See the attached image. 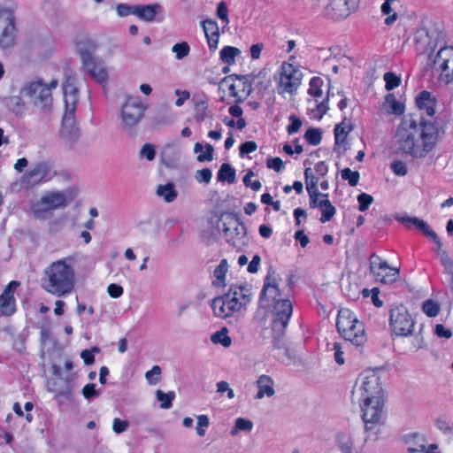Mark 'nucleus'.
<instances>
[{
    "mask_svg": "<svg viewBox=\"0 0 453 453\" xmlns=\"http://www.w3.org/2000/svg\"><path fill=\"white\" fill-rule=\"evenodd\" d=\"M440 134L441 129L435 122L418 121L408 114L397 127L395 138L403 152L415 158H423L434 148Z\"/></svg>",
    "mask_w": 453,
    "mask_h": 453,
    "instance_id": "obj_1",
    "label": "nucleus"
},
{
    "mask_svg": "<svg viewBox=\"0 0 453 453\" xmlns=\"http://www.w3.org/2000/svg\"><path fill=\"white\" fill-rule=\"evenodd\" d=\"M75 283V269L71 257L53 261L43 269L41 287L52 296L62 297L71 294Z\"/></svg>",
    "mask_w": 453,
    "mask_h": 453,
    "instance_id": "obj_2",
    "label": "nucleus"
},
{
    "mask_svg": "<svg viewBox=\"0 0 453 453\" xmlns=\"http://www.w3.org/2000/svg\"><path fill=\"white\" fill-rule=\"evenodd\" d=\"M252 295L249 285L230 286L226 293L212 299L211 307L214 316L224 319L240 316L246 311Z\"/></svg>",
    "mask_w": 453,
    "mask_h": 453,
    "instance_id": "obj_3",
    "label": "nucleus"
},
{
    "mask_svg": "<svg viewBox=\"0 0 453 453\" xmlns=\"http://www.w3.org/2000/svg\"><path fill=\"white\" fill-rule=\"evenodd\" d=\"M359 405L364 421L365 437L364 443L376 441L381 434L383 426L385 397L355 401Z\"/></svg>",
    "mask_w": 453,
    "mask_h": 453,
    "instance_id": "obj_4",
    "label": "nucleus"
},
{
    "mask_svg": "<svg viewBox=\"0 0 453 453\" xmlns=\"http://www.w3.org/2000/svg\"><path fill=\"white\" fill-rule=\"evenodd\" d=\"M58 86L57 79L45 82L39 79L27 82L20 89V94L28 98L29 103L42 113H49L52 109V91Z\"/></svg>",
    "mask_w": 453,
    "mask_h": 453,
    "instance_id": "obj_5",
    "label": "nucleus"
},
{
    "mask_svg": "<svg viewBox=\"0 0 453 453\" xmlns=\"http://www.w3.org/2000/svg\"><path fill=\"white\" fill-rule=\"evenodd\" d=\"M336 327L340 334L355 346H362L367 341L363 322L349 309L339 311Z\"/></svg>",
    "mask_w": 453,
    "mask_h": 453,
    "instance_id": "obj_6",
    "label": "nucleus"
},
{
    "mask_svg": "<svg viewBox=\"0 0 453 453\" xmlns=\"http://www.w3.org/2000/svg\"><path fill=\"white\" fill-rule=\"evenodd\" d=\"M384 397L380 377L373 370L364 371L357 380L352 390V400H368Z\"/></svg>",
    "mask_w": 453,
    "mask_h": 453,
    "instance_id": "obj_7",
    "label": "nucleus"
},
{
    "mask_svg": "<svg viewBox=\"0 0 453 453\" xmlns=\"http://www.w3.org/2000/svg\"><path fill=\"white\" fill-rule=\"evenodd\" d=\"M303 73L297 65L284 62L280 67L277 77L279 94H293L301 85Z\"/></svg>",
    "mask_w": 453,
    "mask_h": 453,
    "instance_id": "obj_8",
    "label": "nucleus"
},
{
    "mask_svg": "<svg viewBox=\"0 0 453 453\" xmlns=\"http://www.w3.org/2000/svg\"><path fill=\"white\" fill-rule=\"evenodd\" d=\"M389 326L395 335L406 337L413 333L415 321L405 306L396 305L390 310Z\"/></svg>",
    "mask_w": 453,
    "mask_h": 453,
    "instance_id": "obj_9",
    "label": "nucleus"
},
{
    "mask_svg": "<svg viewBox=\"0 0 453 453\" xmlns=\"http://www.w3.org/2000/svg\"><path fill=\"white\" fill-rule=\"evenodd\" d=\"M145 105L136 96H127L119 109V118L126 128L137 125L143 117Z\"/></svg>",
    "mask_w": 453,
    "mask_h": 453,
    "instance_id": "obj_10",
    "label": "nucleus"
},
{
    "mask_svg": "<svg viewBox=\"0 0 453 453\" xmlns=\"http://www.w3.org/2000/svg\"><path fill=\"white\" fill-rule=\"evenodd\" d=\"M223 232L226 242L236 249L242 250L249 243L245 226L234 217L228 216L224 219Z\"/></svg>",
    "mask_w": 453,
    "mask_h": 453,
    "instance_id": "obj_11",
    "label": "nucleus"
},
{
    "mask_svg": "<svg viewBox=\"0 0 453 453\" xmlns=\"http://www.w3.org/2000/svg\"><path fill=\"white\" fill-rule=\"evenodd\" d=\"M72 198L67 196V192H50L42 196V198L33 205V212L38 219L43 218V213L58 208L66 206Z\"/></svg>",
    "mask_w": 453,
    "mask_h": 453,
    "instance_id": "obj_12",
    "label": "nucleus"
},
{
    "mask_svg": "<svg viewBox=\"0 0 453 453\" xmlns=\"http://www.w3.org/2000/svg\"><path fill=\"white\" fill-rule=\"evenodd\" d=\"M265 73L262 71L257 73H252L237 79L229 86L230 93L238 101L245 99L252 91V86H258L264 83Z\"/></svg>",
    "mask_w": 453,
    "mask_h": 453,
    "instance_id": "obj_13",
    "label": "nucleus"
},
{
    "mask_svg": "<svg viewBox=\"0 0 453 453\" xmlns=\"http://www.w3.org/2000/svg\"><path fill=\"white\" fill-rule=\"evenodd\" d=\"M370 272L377 281L383 284L395 282L400 274L398 268L389 266L386 260L375 254L370 257Z\"/></svg>",
    "mask_w": 453,
    "mask_h": 453,
    "instance_id": "obj_14",
    "label": "nucleus"
},
{
    "mask_svg": "<svg viewBox=\"0 0 453 453\" xmlns=\"http://www.w3.org/2000/svg\"><path fill=\"white\" fill-rule=\"evenodd\" d=\"M17 42V28L14 14L9 10L0 12V48L9 49Z\"/></svg>",
    "mask_w": 453,
    "mask_h": 453,
    "instance_id": "obj_15",
    "label": "nucleus"
},
{
    "mask_svg": "<svg viewBox=\"0 0 453 453\" xmlns=\"http://www.w3.org/2000/svg\"><path fill=\"white\" fill-rule=\"evenodd\" d=\"M434 65L439 73L440 81L449 84L453 81V47L444 46L439 50Z\"/></svg>",
    "mask_w": 453,
    "mask_h": 453,
    "instance_id": "obj_16",
    "label": "nucleus"
},
{
    "mask_svg": "<svg viewBox=\"0 0 453 453\" xmlns=\"http://www.w3.org/2000/svg\"><path fill=\"white\" fill-rule=\"evenodd\" d=\"M293 312V304L288 299H279L273 310V331L275 337L283 335Z\"/></svg>",
    "mask_w": 453,
    "mask_h": 453,
    "instance_id": "obj_17",
    "label": "nucleus"
},
{
    "mask_svg": "<svg viewBox=\"0 0 453 453\" xmlns=\"http://www.w3.org/2000/svg\"><path fill=\"white\" fill-rule=\"evenodd\" d=\"M424 235L431 239L437 246L436 253L444 267L445 273L449 277L453 283V260L448 252L442 248V242L437 234L424 221L418 228Z\"/></svg>",
    "mask_w": 453,
    "mask_h": 453,
    "instance_id": "obj_18",
    "label": "nucleus"
},
{
    "mask_svg": "<svg viewBox=\"0 0 453 453\" xmlns=\"http://www.w3.org/2000/svg\"><path fill=\"white\" fill-rule=\"evenodd\" d=\"M424 235L431 239L437 246L436 253L444 267L445 273L449 277L453 283V260L448 252L442 248V242L437 234L424 221L418 228Z\"/></svg>",
    "mask_w": 453,
    "mask_h": 453,
    "instance_id": "obj_19",
    "label": "nucleus"
},
{
    "mask_svg": "<svg viewBox=\"0 0 453 453\" xmlns=\"http://www.w3.org/2000/svg\"><path fill=\"white\" fill-rule=\"evenodd\" d=\"M63 97L65 104L64 115H74L79 103L78 88L74 78L68 76L62 84Z\"/></svg>",
    "mask_w": 453,
    "mask_h": 453,
    "instance_id": "obj_20",
    "label": "nucleus"
},
{
    "mask_svg": "<svg viewBox=\"0 0 453 453\" xmlns=\"http://www.w3.org/2000/svg\"><path fill=\"white\" fill-rule=\"evenodd\" d=\"M51 177L50 165L47 162H40L33 165L23 176V181L29 186H35L50 180Z\"/></svg>",
    "mask_w": 453,
    "mask_h": 453,
    "instance_id": "obj_21",
    "label": "nucleus"
},
{
    "mask_svg": "<svg viewBox=\"0 0 453 453\" xmlns=\"http://www.w3.org/2000/svg\"><path fill=\"white\" fill-rule=\"evenodd\" d=\"M324 81L319 77H313L310 81V88L308 93L313 97L315 106L320 115L325 114L328 110L327 96H324L323 87Z\"/></svg>",
    "mask_w": 453,
    "mask_h": 453,
    "instance_id": "obj_22",
    "label": "nucleus"
},
{
    "mask_svg": "<svg viewBox=\"0 0 453 453\" xmlns=\"http://www.w3.org/2000/svg\"><path fill=\"white\" fill-rule=\"evenodd\" d=\"M19 285L18 281H11L0 296V310L4 316H11L16 311L14 291Z\"/></svg>",
    "mask_w": 453,
    "mask_h": 453,
    "instance_id": "obj_23",
    "label": "nucleus"
},
{
    "mask_svg": "<svg viewBox=\"0 0 453 453\" xmlns=\"http://www.w3.org/2000/svg\"><path fill=\"white\" fill-rule=\"evenodd\" d=\"M98 42L92 36H82L76 42L77 52L79 53L81 62L94 59L93 54L98 48Z\"/></svg>",
    "mask_w": 453,
    "mask_h": 453,
    "instance_id": "obj_24",
    "label": "nucleus"
},
{
    "mask_svg": "<svg viewBox=\"0 0 453 453\" xmlns=\"http://www.w3.org/2000/svg\"><path fill=\"white\" fill-rule=\"evenodd\" d=\"M350 12L349 0H330L326 7V15L333 19L347 18Z\"/></svg>",
    "mask_w": 453,
    "mask_h": 453,
    "instance_id": "obj_25",
    "label": "nucleus"
},
{
    "mask_svg": "<svg viewBox=\"0 0 453 453\" xmlns=\"http://www.w3.org/2000/svg\"><path fill=\"white\" fill-rule=\"evenodd\" d=\"M416 104L421 115L433 117L436 112L437 100L430 92L424 90L416 97Z\"/></svg>",
    "mask_w": 453,
    "mask_h": 453,
    "instance_id": "obj_26",
    "label": "nucleus"
},
{
    "mask_svg": "<svg viewBox=\"0 0 453 453\" xmlns=\"http://www.w3.org/2000/svg\"><path fill=\"white\" fill-rule=\"evenodd\" d=\"M163 12V7L160 4H137L135 5L134 16L145 22H152L156 19L157 14Z\"/></svg>",
    "mask_w": 453,
    "mask_h": 453,
    "instance_id": "obj_27",
    "label": "nucleus"
},
{
    "mask_svg": "<svg viewBox=\"0 0 453 453\" xmlns=\"http://www.w3.org/2000/svg\"><path fill=\"white\" fill-rule=\"evenodd\" d=\"M335 443L342 453H360L356 449V434L353 432L338 433Z\"/></svg>",
    "mask_w": 453,
    "mask_h": 453,
    "instance_id": "obj_28",
    "label": "nucleus"
},
{
    "mask_svg": "<svg viewBox=\"0 0 453 453\" xmlns=\"http://www.w3.org/2000/svg\"><path fill=\"white\" fill-rule=\"evenodd\" d=\"M61 136L67 142L76 141L80 135V130L75 124L74 115H64L60 130Z\"/></svg>",
    "mask_w": 453,
    "mask_h": 453,
    "instance_id": "obj_29",
    "label": "nucleus"
},
{
    "mask_svg": "<svg viewBox=\"0 0 453 453\" xmlns=\"http://www.w3.org/2000/svg\"><path fill=\"white\" fill-rule=\"evenodd\" d=\"M256 385L257 388L256 399L270 398L275 395L274 380L271 376L266 374L260 375L256 381Z\"/></svg>",
    "mask_w": 453,
    "mask_h": 453,
    "instance_id": "obj_30",
    "label": "nucleus"
},
{
    "mask_svg": "<svg viewBox=\"0 0 453 453\" xmlns=\"http://www.w3.org/2000/svg\"><path fill=\"white\" fill-rule=\"evenodd\" d=\"M82 65L90 74V76H92L98 82L104 83L107 81L108 73L106 67L102 63L98 62L96 58L88 60L85 63H82Z\"/></svg>",
    "mask_w": 453,
    "mask_h": 453,
    "instance_id": "obj_31",
    "label": "nucleus"
},
{
    "mask_svg": "<svg viewBox=\"0 0 453 453\" xmlns=\"http://www.w3.org/2000/svg\"><path fill=\"white\" fill-rule=\"evenodd\" d=\"M160 161L163 165L173 167L176 165L180 157V150L173 144H166L160 152Z\"/></svg>",
    "mask_w": 453,
    "mask_h": 453,
    "instance_id": "obj_32",
    "label": "nucleus"
},
{
    "mask_svg": "<svg viewBox=\"0 0 453 453\" xmlns=\"http://www.w3.org/2000/svg\"><path fill=\"white\" fill-rule=\"evenodd\" d=\"M381 110L388 114L402 115L405 111V106L398 101L393 93H389L385 96L381 104Z\"/></svg>",
    "mask_w": 453,
    "mask_h": 453,
    "instance_id": "obj_33",
    "label": "nucleus"
},
{
    "mask_svg": "<svg viewBox=\"0 0 453 453\" xmlns=\"http://www.w3.org/2000/svg\"><path fill=\"white\" fill-rule=\"evenodd\" d=\"M280 297V293L278 285L273 282H265L261 293L262 302H273L276 303Z\"/></svg>",
    "mask_w": 453,
    "mask_h": 453,
    "instance_id": "obj_34",
    "label": "nucleus"
},
{
    "mask_svg": "<svg viewBox=\"0 0 453 453\" xmlns=\"http://www.w3.org/2000/svg\"><path fill=\"white\" fill-rule=\"evenodd\" d=\"M399 4L384 1V3L380 6V12L382 14L387 15L385 19V24L388 26H392L398 19V14L396 12L397 7Z\"/></svg>",
    "mask_w": 453,
    "mask_h": 453,
    "instance_id": "obj_35",
    "label": "nucleus"
},
{
    "mask_svg": "<svg viewBox=\"0 0 453 453\" xmlns=\"http://www.w3.org/2000/svg\"><path fill=\"white\" fill-rule=\"evenodd\" d=\"M156 194L166 203L174 201L178 196V192L171 182L157 185Z\"/></svg>",
    "mask_w": 453,
    "mask_h": 453,
    "instance_id": "obj_36",
    "label": "nucleus"
},
{
    "mask_svg": "<svg viewBox=\"0 0 453 453\" xmlns=\"http://www.w3.org/2000/svg\"><path fill=\"white\" fill-rule=\"evenodd\" d=\"M321 218L320 221L326 223L335 215L336 209L328 199V195L323 196V199L320 202Z\"/></svg>",
    "mask_w": 453,
    "mask_h": 453,
    "instance_id": "obj_37",
    "label": "nucleus"
},
{
    "mask_svg": "<svg viewBox=\"0 0 453 453\" xmlns=\"http://www.w3.org/2000/svg\"><path fill=\"white\" fill-rule=\"evenodd\" d=\"M228 272V264L226 259H222L219 265L215 268L213 275L214 280L213 285L216 287H225L226 286V273Z\"/></svg>",
    "mask_w": 453,
    "mask_h": 453,
    "instance_id": "obj_38",
    "label": "nucleus"
},
{
    "mask_svg": "<svg viewBox=\"0 0 453 453\" xmlns=\"http://www.w3.org/2000/svg\"><path fill=\"white\" fill-rule=\"evenodd\" d=\"M241 54V50L234 46H224L219 51L220 60L227 65H232L235 63V58Z\"/></svg>",
    "mask_w": 453,
    "mask_h": 453,
    "instance_id": "obj_39",
    "label": "nucleus"
},
{
    "mask_svg": "<svg viewBox=\"0 0 453 453\" xmlns=\"http://www.w3.org/2000/svg\"><path fill=\"white\" fill-rule=\"evenodd\" d=\"M213 147L207 143L203 145L196 142L194 146V152L197 154V160L199 162L211 161L213 159Z\"/></svg>",
    "mask_w": 453,
    "mask_h": 453,
    "instance_id": "obj_40",
    "label": "nucleus"
},
{
    "mask_svg": "<svg viewBox=\"0 0 453 453\" xmlns=\"http://www.w3.org/2000/svg\"><path fill=\"white\" fill-rule=\"evenodd\" d=\"M350 131V125L346 123L345 121H342V123L336 125L334 128L335 145L341 146L344 144L346 138Z\"/></svg>",
    "mask_w": 453,
    "mask_h": 453,
    "instance_id": "obj_41",
    "label": "nucleus"
},
{
    "mask_svg": "<svg viewBox=\"0 0 453 453\" xmlns=\"http://www.w3.org/2000/svg\"><path fill=\"white\" fill-rule=\"evenodd\" d=\"M407 442L409 443V451H425L426 440L425 437L418 434H413L408 436Z\"/></svg>",
    "mask_w": 453,
    "mask_h": 453,
    "instance_id": "obj_42",
    "label": "nucleus"
},
{
    "mask_svg": "<svg viewBox=\"0 0 453 453\" xmlns=\"http://www.w3.org/2000/svg\"><path fill=\"white\" fill-rule=\"evenodd\" d=\"M211 341L214 344H221L225 348H228L232 344V340L228 335V329L226 327H222L220 330L212 334Z\"/></svg>",
    "mask_w": 453,
    "mask_h": 453,
    "instance_id": "obj_43",
    "label": "nucleus"
},
{
    "mask_svg": "<svg viewBox=\"0 0 453 453\" xmlns=\"http://www.w3.org/2000/svg\"><path fill=\"white\" fill-rule=\"evenodd\" d=\"M217 177L219 181L233 183L235 180V170L229 164L224 163L221 165Z\"/></svg>",
    "mask_w": 453,
    "mask_h": 453,
    "instance_id": "obj_44",
    "label": "nucleus"
},
{
    "mask_svg": "<svg viewBox=\"0 0 453 453\" xmlns=\"http://www.w3.org/2000/svg\"><path fill=\"white\" fill-rule=\"evenodd\" d=\"M304 177L307 192L319 191L318 184L319 178L313 173L311 168L308 167L304 170Z\"/></svg>",
    "mask_w": 453,
    "mask_h": 453,
    "instance_id": "obj_45",
    "label": "nucleus"
},
{
    "mask_svg": "<svg viewBox=\"0 0 453 453\" xmlns=\"http://www.w3.org/2000/svg\"><path fill=\"white\" fill-rule=\"evenodd\" d=\"M196 418V434L199 437H203L206 434L207 429L210 426V418L205 414L197 415Z\"/></svg>",
    "mask_w": 453,
    "mask_h": 453,
    "instance_id": "obj_46",
    "label": "nucleus"
},
{
    "mask_svg": "<svg viewBox=\"0 0 453 453\" xmlns=\"http://www.w3.org/2000/svg\"><path fill=\"white\" fill-rule=\"evenodd\" d=\"M156 398L160 402V407L162 409H170L172 407V402L175 398V393L173 391L164 393L158 389L156 391Z\"/></svg>",
    "mask_w": 453,
    "mask_h": 453,
    "instance_id": "obj_47",
    "label": "nucleus"
},
{
    "mask_svg": "<svg viewBox=\"0 0 453 453\" xmlns=\"http://www.w3.org/2000/svg\"><path fill=\"white\" fill-rule=\"evenodd\" d=\"M253 428V423L251 420L238 418L235 419L234 427L231 431L232 435H236L240 431L249 432Z\"/></svg>",
    "mask_w": 453,
    "mask_h": 453,
    "instance_id": "obj_48",
    "label": "nucleus"
},
{
    "mask_svg": "<svg viewBox=\"0 0 453 453\" xmlns=\"http://www.w3.org/2000/svg\"><path fill=\"white\" fill-rule=\"evenodd\" d=\"M440 310L441 308L439 303L432 299L426 300L422 305L423 312L430 318L436 317L439 314Z\"/></svg>",
    "mask_w": 453,
    "mask_h": 453,
    "instance_id": "obj_49",
    "label": "nucleus"
},
{
    "mask_svg": "<svg viewBox=\"0 0 453 453\" xmlns=\"http://www.w3.org/2000/svg\"><path fill=\"white\" fill-rule=\"evenodd\" d=\"M172 51L174 53L175 58L177 60H180L189 54L190 48L188 42H181L179 43H175L172 47Z\"/></svg>",
    "mask_w": 453,
    "mask_h": 453,
    "instance_id": "obj_50",
    "label": "nucleus"
},
{
    "mask_svg": "<svg viewBox=\"0 0 453 453\" xmlns=\"http://www.w3.org/2000/svg\"><path fill=\"white\" fill-rule=\"evenodd\" d=\"M385 88L390 91L401 84V78L394 73L388 72L384 74Z\"/></svg>",
    "mask_w": 453,
    "mask_h": 453,
    "instance_id": "obj_51",
    "label": "nucleus"
},
{
    "mask_svg": "<svg viewBox=\"0 0 453 453\" xmlns=\"http://www.w3.org/2000/svg\"><path fill=\"white\" fill-rule=\"evenodd\" d=\"M341 176L342 179L347 180L351 187L357 185L360 177L357 171H352L349 168L342 170Z\"/></svg>",
    "mask_w": 453,
    "mask_h": 453,
    "instance_id": "obj_52",
    "label": "nucleus"
},
{
    "mask_svg": "<svg viewBox=\"0 0 453 453\" xmlns=\"http://www.w3.org/2000/svg\"><path fill=\"white\" fill-rule=\"evenodd\" d=\"M304 138L311 145L316 146L321 142V132L317 128H310L306 131Z\"/></svg>",
    "mask_w": 453,
    "mask_h": 453,
    "instance_id": "obj_53",
    "label": "nucleus"
},
{
    "mask_svg": "<svg viewBox=\"0 0 453 453\" xmlns=\"http://www.w3.org/2000/svg\"><path fill=\"white\" fill-rule=\"evenodd\" d=\"M330 350L334 352V361L339 365H343L345 364V351L342 346L339 342H334Z\"/></svg>",
    "mask_w": 453,
    "mask_h": 453,
    "instance_id": "obj_54",
    "label": "nucleus"
},
{
    "mask_svg": "<svg viewBox=\"0 0 453 453\" xmlns=\"http://www.w3.org/2000/svg\"><path fill=\"white\" fill-rule=\"evenodd\" d=\"M358 210L365 211L373 203V197L367 193H361L357 196Z\"/></svg>",
    "mask_w": 453,
    "mask_h": 453,
    "instance_id": "obj_55",
    "label": "nucleus"
},
{
    "mask_svg": "<svg viewBox=\"0 0 453 453\" xmlns=\"http://www.w3.org/2000/svg\"><path fill=\"white\" fill-rule=\"evenodd\" d=\"M205 35L219 33V27L217 21L208 19L201 22Z\"/></svg>",
    "mask_w": 453,
    "mask_h": 453,
    "instance_id": "obj_56",
    "label": "nucleus"
},
{
    "mask_svg": "<svg viewBox=\"0 0 453 453\" xmlns=\"http://www.w3.org/2000/svg\"><path fill=\"white\" fill-rule=\"evenodd\" d=\"M161 369L158 365H154L150 371L146 372L145 378L151 385L157 384L160 380Z\"/></svg>",
    "mask_w": 453,
    "mask_h": 453,
    "instance_id": "obj_57",
    "label": "nucleus"
},
{
    "mask_svg": "<svg viewBox=\"0 0 453 453\" xmlns=\"http://www.w3.org/2000/svg\"><path fill=\"white\" fill-rule=\"evenodd\" d=\"M289 124L287 126L286 129L288 134H294L299 131L302 127V121L296 115H290L288 117Z\"/></svg>",
    "mask_w": 453,
    "mask_h": 453,
    "instance_id": "obj_58",
    "label": "nucleus"
},
{
    "mask_svg": "<svg viewBox=\"0 0 453 453\" xmlns=\"http://www.w3.org/2000/svg\"><path fill=\"white\" fill-rule=\"evenodd\" d=\"M140 156L149 161H152L156 156L155 146L151 143L144 144L140 150Z\"/></svg>",
    "mask_w": 453,
    "mask_h": 453,
    "instance_id": "obj_59",
    "label": "nucleus"
},
{
    "mask_svg": "<svg viewBox=\"0 0 453 453\" xmlns=\"http://www.w3.org/2000/svg\"><path fill=\"white\" fill-rule=\"evenodd\" d=\"M196 119L197 121H204L208 117L207 104L204 101H200L196 103Z\"/></svg>",
    "mask_w": 453,
    "mask_h": 453,
    "instance_id": "obj_60",
    "label": "nucleus"
},
{
    "mask_svg": "<svg viewBox=\"0 0 453 453\" xmlns=\"http://www.w3.org/2000/svg\"><path fill=\"white\" fill-rule=\"evenodd\" d=\"M99 349L97 347H93L91 349H84L81 353V357L83 359L85 365H89L95 362V353H98Z\"/></svg>",
    "mask_w": 453,
    "mask_h": 453,
    "instance_id": "obj_61",
    "label": "nucleus"
},
{
    "mask_svg": "<svg viewBox=\"0 0 453 453\" xmlns=\"http://www.w3.org/2000/svg\"><path fill=\"white\" fill-rule=\"evenodd\" d=\"M135 5H128L126 4H119L116 6V12L119 17H127L134 15Z\"/></svg>",
    "mask_w": 453,
    "mask_h": 453,
    "instance_id": "obj_62",
    "label": "nucleus"
},
{
    "mask_svg": "<svg viewBox=\"0 0 453 453\" xmlns=\"http://www.w3.org/2000/svg\"><path fill=\"white\" fill-rule=\"evenodd\" d=\"M217 15L223 21L225 27L229 24L228 10L225 2H220L217 7Z\"/></svg>",
    "mask_w": 453,
    "mask_h": 453,
    "instance_id": "obj_63",
    "label": "nucleus"
},
{
    "mask_svg": "<svg viewBox=\"0 0 453 453\" xmlns=\"http://www.w3.org/2000/svg\"><path fill=\"white\" fill-rule=\"evenodd\" d=\"M212 173L209 168H203L202 170H197L196 173V180L198 182L209 183L211 180Z\"/></svg>",
    "mask_w": 453,
    "mask_h": 453,
    "instance_id": "obj_64",
    "label": "nucleus"
}]
</instances>
